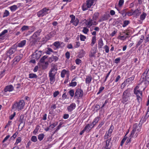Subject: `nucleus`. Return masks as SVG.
<instances>
[{
  "mask_svg": "<svg viewBox=\"0 0 149 149\" xmlns=\"http://www.w3.org/2000/svg\"><path fill=\"white\" fill-rule=\"evenodd\" d=\"M70 17L71 18L70 23L74 26H77L79 22V19L77 18H76L73 15H70Z\"/></svg>",
  "mask_w": 149,
  "mask_h": 149,
  "instance_id": "nucleus-7",
  "label": "nucleus"
},
{
  "mask_svg": "<svg viewBox=\"0 0 149 149\" xmlns=\"http://www.w3.org/2000/svg\"><path fill=\"white\" fill-rule=\"evenodd\" d=\"M42 30L41 29H39L37 31L35 32L33 34V35L37 37L38 36L40 35V33L41 32Z\"/></svg>",
  "mask_w": 149,
  "mask_h": 149,
  "instance_id": "nucleus-39",
  "label": "nucleus"
},
{
  "mask_svg": "<svg viewBox=\"0 0 149 149\" xmlns=\"http://www.w3.org/2000/svg\"><path fill=\"white\" fill-rule=\"evenodd\" d=\"M53 45L55 46L56 49H58L60 47L61 45L60 42L56 41L53 43Z\"/></svg>",
  "mask_w": 149,
  "mask_h": 149,
  "instance_id": "nucleus-30",
  "label": "nucleus"
},
{
  "mask_svg": "<svg viewBox=\"0 0 149 149\" xmlns=\"http://www.w3.org/2000/svg\"><path fill=\"white\" fill-rule=\"evenodd\" d=\"M76 104L74 103H72L67 107V110L69 112H71L76 107Z\"/></svg>",
  "mask_w": 149,
  "mask_h": 149,
  "instance_id": "nucleus-17",
  "label": "nucleus"
},
{
  "mask_svg": "<svg viewBox=\"0 0 149 149\" xmlns=\"http://www.w3.org/2000/svg\"><path fill=\"white\" fill-rule=\"evenodd\" d=\"M93 20L91 19L86 24L88 27V28L90 27L93 24Z\"/></svg>",
  "mask_w": 149,
  "mask_h": 149,
  "instance_id": "nucleus-36",
  "label": "nucleus"
},
{
  "mask_svg": "<svg viewBox=\"0 0 149 149\" xmlns=\"http://www.w3.org/2000/svg\"><path fill=\"white\" fill-rule=\"evenodd\" d=\"M110 17V15L109 14H104L102 16L101 18L100 19L99 22H100L104 21L107 20Z\"/></svg>",
  "mask_w": 149,
  "mask_h": 149,
  "instance_id": "nucleus-16",
  "label": "nucleus"
},
{
  "mask_svg": "<svg viewBox=\"0 0 149 149\" xmlns=\"http://www.w3.org/2000/svg\"><path fill=\"white\" fill-rule=\"evenodd\" d=\"M85 54V51L83 49L81 50L80 52V54L79 55L80 58H81L84 56Z\"/></svg>",
  "mask_w": 149,
  "mask_h": 149,
  "instance_id": "nucleus-33",
  "label": "nucleus"
},
{
  "mask_svg": "<svg viewBox=\"0 0 149 149\" xmlns=\"http://www.w3.org/2000/svg\"><path fill=\"white\" fill-rule=\"evenodd\" d=\"M144 40L145 43L149 41V34L144 39Z\"/></svg>",
  "mask_w": 149,
  "mask_h": 149,
  "instance_id": "nucleus-64",
  "label": "nucleus"
},
{
  "mask_svg": "<svg viewBox=\"0 0 149 149\" xmlns=\"http://www.w3.org/2000/svg\"><path fill=\"white\" fill-rule=\"evenodd\" d=\"M17 47L15 45L13 46L10 49L6 52V54L8 56H9L13 54L17 50Z\"/></svg>",
  "mask_w": 149,
  "mask_h": 149,
  "instance_id": "nucleus-8",
  "label": "nucleus"
},
{
  "mask_svg": "<svg viewBox=\"0 0 149 149\" xmlns=\"http://www.w3.org/2000/svg\"><path fill=\"white\" fill-rule=\"evenodd\" d=\"M18 7L17 5H14L10 7V8L12 12L15 11L17 8Z\"/></svg>",
  "mask_w": 149,
  "mask_h": 149,
  "instance_id": "nucleus-31",
  "label": "nucleus"
},
{
  "mask_svg": "<svg viewBox=\"0 0 149 149\" xmlns=\"http://www.w3.org/2000/svg\"><path fill=\"white\" fill-rule=\"evenodd\" d=\"M81 60L78 58L77 59L75 60V62L77 64L79 65L81 63Z\"/></svg>",
  "mask_w": 149,
  "mask_h": 149,
  "instance_id": "nucleus-63",
  "label": "nucleus"
},
{
  "mask_svg": "<svg viewBox=\"0 0 149 149\" xmlns=\"http://www.w3.org/2000/svg\"><path fill=\"white\" fill-rule=\"evenodd\" d=\"M144 36H141L140 39V40L137 42L136 45V47H138L139 46L141 45L143 42V40L144 38Z\"/></svg>",
  "mask_w": 149,
  "mask_h": 149,
  "instance_id": "nucleus-24",
  "label": "nucleus"
},
{
  "mask_svg": "<svg viewBox=\"0 0 149 149\" xmlns=\"http://www.w3.org/2000/svg\"><path fill=\"white\" fill-rule=\"evenodd\" d=\"M111 138L109 139L104 142V145L103 147V149H111L112 143H110Z\"/></svg>",
  "mask_w": 149,
  "mask_h": 149,
  "instance_id": "nucleus-5",
  "label": "nucleus"
},
{
  "mask_svg": "<svg viewBox=\"0 0 149 149\" xmlns=\"http://www.w3.org/2000/svg\"><path fill=\"white\" fill-rule=\"evenodd\" d=\"M97 52V48L93 47L92 48L91 51L90 56L91 57H93L95 56V54Z\"/></svg>",
  "mask_w": 149,
  "mask_h": 149,
  "instance_id": "nucleus-20",
  "label": "nucleus"
},
{
  "mask_svg": "<svg viewBox=\"0 0 149 149\" xmlns=\"http://www.w3.org/2000/svg\"><path fill=\"white\" fill-rule=\"evenodd\" d=\"M100 117L99 116H97L94 118L92 123L91 124V125L92 126V128H93L94 127V126L96 124L98 123V121L100 120Z\"/></svg>",
  "mask_w": 149,
  "mask_h": 149,
  "instance_id": "nucleus-14",
  "label": "nucleus"
},
{
  "mask_svg": "<svg viewBox=\"0 0 149 149\" xmlns=\"http://www.w3.org/2000/svg\"><path fill=\"white\" fill-rule=\"evenodd\" d=\"M86 38V37L85 36L82 35H80V39L82 41H85Z\"/></svg>",
  "mask_w": 149,
  "mask_h": 149,
  "instance_id": "nucleus-61",
  "label": "nucleus"
},
{
  "mask_svg": "<svg viewBox=\"0 0 149 149\" xmlns=\"http://www.w3.org/2000/svg\"><path fill=\"white\" fill-rule=\"evenodd\" d=\"M83 91L81 89L78 88L76 90L74 97L77 99L81 98L83 95Z\"/></svg>",
  "mask_w": 149,
  "mask_h": 149,
  "instance_id": "nucleus-6",
  "label": "nucleus"
},
{
  "mask_svg": "<svg viewBox=\"0 0 149 149\" xmlns=\"http://www.w3.org/2000/svg\"><path fill=\"white\" fill-rule=\"evenodd\" d=\"M37 38L36 36L33 35L30 38L29 41H30V44L31 45H34L37 41Z\"/></svg>",
  "mask_w": 149,
  "mask_h": 149,
  "instance_id": "nucleus-13",
  "label": "nucleus"
},
{
  "mask_svg": "<svg viewBox=\"0 0 149 149\" xmlns=\"http://www.w3.org/2000/svg\"><path fill=\"white\" fill-rule=\"evenodd\" d=\"M111 136V134L107 132L104 136V139H107Z\"/></svg>",
  "mask_w": 149,
  "mask_h": 149,
  "instance_id": "nucleus-60",
  "label": "nucleus"
},
{
  "mask_svg": "<svg viewBox=\"0 0 149 149\" xmlns=\"http://www.w3.org/2000/svg\"><path fill=\"white\" fill-rule=\"evenodd\" d=\"M24 105L25 102L23 100H21L19 102H16L12 106V110L14 111L17 110L19 111L23 109Z\"/></svg>",
  "mask_w": 149,
  "mask_h": 149,
  "instance_id": "nucleus-2",
  "label": "nucleus"
},
{
  "mask_svg": "<svg viewBox=\"0 0 149 149\" xmlns=\"http://www.w3.org/2000/svg\"><path fill=\"white\" fill-rule=\"evenodd\" d=\"M127 38V36H119L118 37V39H120L121 40H125Z\"/></svg>",
  "mask_w": 149,
  "mask_h": 149,
  "instance_id": "nucleus-46",
  "label": "nucleus"
},
{
  "mask_svg": "<svg viewBox=\"0 0 149 149\" xmlns=\"http://www.w3.org/2000/svg\"><path fill=\"white\" fill-rule=\"evenodd\" d=\"M31 140L32 141L34 142L37 141V139L36 136H32L31 138Z\"/></svg>",
  "mask_w": 149,
  "mask_h": 149,
  "instance_id": "nucleus-55",
  "label": "nucleus"
},
{
  "mask_svg": "<svg viewBox=\"0 0 149 149\" xmlns=\"http://www.w3.org/2000/svg\"><path fill=\"white\" fill-rule=\"evenodd\" d=\"M96 39L95 36H93L92 38V42L91 44V46H93L96 41Z\"/></svg>",
  "mask_w": 149,
  "mask_h": 149,
  "instance_id": "nucleus-34",
  "label": "nucleus"
},
{
  "mask_svg": "<svg viewBox=\"0 0 149 149\" xmlns=\"http://www.w3.org/2000/svg\"><path fill=\"white\" fill-rule=\"evenodd\" d=\"M129 23V22L127 20H125L123 24V27H125Z\"/></svg>",
  "mask_w": 149,
  "mask_h": 149,
  "instance_id": "nucleus-58",
  "label": "nucleus"
},
{
  "mask_svg": "<svg viewBox=\"0 0 149 149\" xmlns=\"http://www.w3.org/2000/svg\"><path fill=\"white\" fill-rule=\"evenodd\" d=\"M82 8L83 11H85L88 10V8H89L88 7V5L86 3H84L82 6Z\"/></svg>",
  "mask_w": 149,
  "mask_h": 149,
  "instance_id": "nucleus-32",
  "label": "nucleus"
},
{
  "mask_svg": "<svg viewBox=\"0 0 149 149\" xmlns=\"http://www.w3.org/2000/svg\"><path fill=\"white\" fill-rule=\"evenodd\" d=\"M52 68H51V69L50 71L53 72H54V70H57V68L56 65L52 63Z\"/></svg>",
  "mask_w": 149,
  "mask_h": 149,
  "instance_id": "nucleus-29",
  "label": "nucleus"
},
{
  "mask_svg": "<svg viewBox=\"0 0 149 149\" xmlns=\"http://www.w3.org/2000/svg\"><path fill=\"white\" fill-rule=\"evenodd\" d=\"M147 15L146 13L143 12L142 13V14L140 16V19L142 20H143L145 18Z\"/></svg>",
  "mask_w": 149,
  "mask_h": 149,
  "instance_id": "nucleus-40",
  "label": "nucleus"
},
{
  "mask_svg": "<svg viewBox=\"0 0 149 149\" xmlns=\"http://www.w3.org/2000/svg\"><path fill=\"white\" fill-rule=\"evenodd\" d=\"M94 2V0H88L86 2V3L88 5V7L90 8L93 5Z\"/></svg>",
  "mask_w": 149,
  "mask_h": 149,
  "instance_id": "nucleus-23",
  "label": "nucleus"
},
{
  "mask_svg": "<svg viewBox=\"0 0 149 149\" xmlns=\"http://www.w3.org/2000/svg\"><path fill=\"white\" fill-rule=\"evenodd\" d=\"M104 121H102L100 122L99 125L96 128V130H99L101 127L104 124Z\"/></svg>",
  "mask_w": 149,
  "mask_h": 149,
  "instance_id": "nucleus-42",
  "label": "nucleus"
},
{
  "mask_svg": "<svg viewBox=\"0 0 149 149\" xmlns=\"http://www.w3.org/2000/svg\"><path fill=\"white\" fill-rule=\"evenodd\" d=\"M92 77L91 76H87L85 80V82L86 84H89L91 81Z\"/></svg>",
  "mask_w": 149,
  "mask_h": 149,
  "instance_id": "nucleus-25",
  "label": "nucleus"
},
{
  "mask_svg": "<svg viewBox=\"0 0 149 149\" xmlns=\"http://www.w3.org/2000/svg\"><path fill=\"white\" fill-rule=\"evenodd\" d=\"M29 29V27L27 26H24L21 28V30L22 31H27Z\"/></svg>",
  "mask_w": 149,
  "mask_h": 149,
  "instance_id": "nucleus-35",
  "label": "nucleus"
},
{
  "mask_svg": "<svg viewBox=\"0 0 149 149\" xmlns=\"http://www.w3.org/2000/svg\"><path fill=\"white\" fill-rule=\"evenodd\" d=\"M137 123H135L133 125V130L131 132L130 137H136L137 136L138 133L136 132V128Z\"/></svg>",
  "mask_w": 149,
  "mask_h": 149,
  "instance_id": "nucleus-9",
  "label": "nucleus"
},
{
  "mask_svg": "<svg viewBox=\"0 0 149 149\" xmlns=\"http://www.w3.org/2000/svg\"><path fill=\"white\" fill-rule=\"evenodd\" d=\"M89 31V29L86 27H84L82 32L85 34H87Z\"/></svg>",
  "mask_w": 149,
  "mask_h": 149,
  "instance_id": "nucleus-54",
  "label": "nucleus"
},
{
  "mask_svg": "<svg viewBox=\"0 0 149 149\" xmlns=\"http://www.w3.org/2000/svg\"><path fill=\"white\" fill-rule=\"evenodd\" d=\"M22 140L21 138L20 137H18L16 139V142L14 144V145H17L18 144L20 143Z\"/></svg>",
  "mask_w": 149,
  "mask_h": 149,
  "instance_id": "nucleus-48",
  "label": "nucleus"
},
{
  "mask_svg": "<svg viewBox=\"0 0 149 149\" xmlns=\"http://www.w3.org/2000/svg\"><path fill=\"white\" fill-rule=\"evenodd\" d=\"M18 134V133L17 132H16L13 136L11 137L10 139L12 140L14 139L16 137Z\"/></svg>",
  "mask_w": 149,
  "mask_h": 149,
  "instance_id": "nucleus-59",
  "label": "nucleus"
},
{
  "mask_svg": "<svg viewBox=\"0 0 149 149\" xmlns=\"http://www.w3.org/2000/svg\"><path fill=\"white\" fill-rule=\"evenodd\" d=\"M50 12V10L48 8H44L37 13V15L39 17H42L46 15Z\"/></svg>",
  "mask_w": 149,
  "mask_h": 149,
  "instance_id": "nucleus-3",
  "label": "nucleus"
},
{
  "mask_svg": "<svg viewBox=\"0 0 149 149\" xmlns=\"http://www.w3.org/2000/svg\"><path fill=\"white\" fill-rule=\"evenodd\" d=\"M138 85L136 87V88L138 89L141 85H143L144 87L143 90H144L146 87L149 84V69L147 71H145L143 74V76L141 77L139 81Z\"/></svg>",
  "mask_w": 149,
  "mask_h": 149,
  "instance_id": "nucleus-1",
  "label": "nucleus"
},
{
  "mask_svg": "<svg viewBox=\"0 0 149 149\" xmlns=\"http://www.w3.org/2000/svg\"><path fill=\"white\" fill-rule=\"evenodd\" d=\"M41 54V52L40 51H37L32 55V58H35L37 60L40 58Z\"/></svg>",
  "mask_w": 149,
  "mask_h": 149,
  "instance_id": "nucleus-11",
  "label": "nucleus"
},
{
  "mask_svg": "<svg viewBox=\"0 0 149 149\" xmlns=\"http://www.w3.org/2000/svg\"><path fill=\"white\" fill-rule=\"evenodd\" d=\"M29 77L30 78H36L37 77V76L35 74L31 73L29 75Z\"/></svg>",
  "mask_w": 149,
  "mask_h": 149,
  "instance_id": "nucleus-43",
  "label": "nucleus"
},
{
  "mask_svg": "<svg viewBox=\"0 0 149 149\" xmlns=\"http://www.w3.org/2000/svg\"><path fill=\"white\" fill-rule=\"evenodd\" d=\"M58 123L56 122L50 125L49 126V127H50V129H52L54 128V127H55L56 125H57Z\"/></svg>",
  "mask_w": 149,
  "mask_h": 149,
  "instance_id": "nucleus-53",
  "label": "nucleus"
},
{
  "mask_svg": "<svg viewBox=\"0 0 149 149\" xmlns=\"http://www.w3.org/2000/svg\"><path fill=\"white\" fill-rule=\"evenodd\" d=\"M69 93L72 97H73L74 95V90L71 89L69 92Z\"/></svg>",
  "mask_w": 149,
  "mask_h": 149,
  "instance_id": "nucleus-51",
  "label": "nucleus"
},
{
  "mask_svg": "<svg viewBox=\"0 0 149 149\" xmlns=\"http://www.w3.org/2000/svg\"><path fill=\"white\" fill-rule=\"evenodd\" d=\"M14 90V87L12 85H10L7 86L4 89V91L5 92H11Z\"/></svg>",
  "mask_w": 149,
  "mask_h": 149,
  "instance_id": "nucleus-15",
  "label": "nucleus"
},
{
  "mask_svg": "<svg viewBox=\"0 0 149 149\" xmlns=\"http://www.w3.org/2000/svg\"><path fill=\"white\" fill-rule=\"evenodd\" d=\"M147 118H146V116L144 117H143L141 118L140 121V122L141 123H143L146 121V120Z\"/></svg>",
  "mask_w": 149,
  "mask_h": 149,
  "instance_id": "nucleus-56",
  "label": "nucleus"
},
{
  "mask_svg": "<svg viewBox=\"0 0 149 149\" xmlns=\"http://www.w3.org/2000/svg\"><path fill=\"white\" fill-rule=\"evenodd\" d=\"M8 31L7 30L5 29L0 34V40H2L4 38L6 35V34L7 33Z\"/></svg>",
  "mask_w": 149,
  "mask_h": 149,
  "instance_id": "nucleus-19",
  "label": "nucleus"
},
{
  "mask_svg": "<svg viewBox=\"0 0 149 149\" xmlns=\"http://www.w3.org/2000/svg\"><path fill=\"white\" fill-rule=\"evenodd\" d=\"M49 76V77L50 83L51 84H53L55 81V74L53 72L50 71Z\"/></svg>",
  "mask_w": 149,
  "mask_h": 149,
  "instance_id": "nucleus-10",
  "label": "nucleus"
},
{
  "mask_svg": "<svg viewBox=\"0 0 149 149\" xmlns=\"http://www.w3.org/2000/svg\"><path fill=\"white\" fill-rule=\"evenodd\" d=\"M77 84V82L71 81V82L69 84V86H70L74 87Z\"/></svg>",
  "mask_w": 149,
  "mask_h": 149,
  "instance_id": "nucleus-49",
  "label": "nucleus"
},
{
  "mask_svg": "<svg viewBox=\"0 0 149 149\" xmlns=\"http://www.w3.org/2000/svg\"><path fill=\"white\" fill-rule=\"evenodd\" d=\"M131 96L130 91L127 89L123 93L122 97V102L125 103L127 102L129 99V97Z\"/></svg>",
  "mask_w": 149,
  "mask_h": 149,
  "instance_id": "nucleus-4",
  "label": "nucleus"
},
{
  "mask_svg": "<svg viewBox=\"0 0 149 149\" xmlns=\"http://www.w3.org/2000/svg\"><path fill=\"white\" fill-rule=\"evenodd\" d=\"M58 59V57L52 55L49 58V61L50 62H52L53 61L56 62Z\"/></svg>",
  "mask_w": 149,
  "mask_h": 149,
  "instance_id": "nucleus-21",
  "label": "nucleus"
},
{
  "mask_svg": "<svg viewBox=\"0 0 149 149\" xmlns=\"http://www.w3.org/2000/svg\"><path fill=\"white\" fill-rule=\"evenodd\" d=\"M92 126H91V125H90L89 124L87 125L84 128V130L85 131H86L87 132H89L92 128L91 127Z\"/></svg>",
  "mask_w": 149,
  "mask_h": 149,
  "instance_id": "nucleus-26",
  "label": "nucleus"
},
{
  "mask_svg": "<svg viewBox=\"0 0 149 149\" xmlns=\"http://www.w3.org/2000/svg\"><path fill=\"white\" fill-rule=\"evenodd\" d=\"M47 56H44L42 57L40 60V62L41 63H43L45 62V60L47 58Z\"/></svg>",
  "mask_w": 149,
  "mask_h": 149,
  "instance_id": "nucleus-45",
  "label": "nucleus"
},
{
  "mask_svg": "<svg viewBox=\"0 0 149 149\" xmlns=\"http://www.w3.org/2000/svg\"><path fill=\"white\" fill-rule=\"evenodd\" d=\"M99 16V13L97 12L95 13L94 14L92 18L93 20H96L98 18Z\"/></svg>",
  "mask_w": 149,
  "mask_h": 149,
  "instance_id": "nucleus-27",
  "label": "nucleus"
},
{
  "mask_svg": "<svg viewBox=\"0 0 149 149\" xmlns=\"http://www.w3.org/2000/svg\"><path fill=\"white\" fill-rule=\"evenodd\" d=\"M134 93L136 95V96L137 95H142V93L141 91L138 90H136L134 89Z\"/></svg>",
  "mask_w": 149,
  "mask_h": 149,
  "instance_id": "nucleus-28",
  "label": "nucleus"
},
{
  "mask_svg": "<svg viewBox=\"0 0 149 149\" xmlns=\"http://www.w3.org/2000/svg\"><path fill=\"white\" fill-rule=\"evenodd\" d=\"M98 47L99 48H101L104 45V43L102 39L100 38L98 42Z\"/></svg>",
  "mask_w": 149,
  "mask_h": 149,
  "instance_id": "nucleus-22",
  "label": "nucleus"
},
{
  "mask_svg": "<svg viewBox=\"0 0 149 149\" xmlns=\"http://www.w3.org/2000/svg\"><path fill=\"white\" fill-rule=\"evenodd\" d=\"M9 11L7 10H6L3 13V17H6L8 16L9 15Z\"/></svg>",
  "mask_w": 149,
  "mask_h": 149,
  "instance_id": "nucleus-50",
  "label": "nucleus"
},
{
  "mask_svg": "<svg viewBox=\"0 0 149 149\" xmlns=\"http://www.w3.org/2000/svg\"><path fill=\"white\" fill-rule=\"evenodd\" d=\"M22 54L20 55L19 56H16L14 58V60L15 61L18 62L22 58Z\"/></svg>",
  "mask_w": 149,
  "mask_h": 149,
  "instance_id": "nucleus-41",
  "label": "nucleus"
},
{
  "mask_svg": "<svg viewBox=\"0 0 149 149\" xmlns=\"http://www.w3.org/2000/svg\"><path fill=\"white\" fill-rule=\"evenodd\" d=\"M113 126L112 125L111 126L107 133L111 135V133L113 131Z\"/></svg>",
  "mask_w": 149,
  "mask_h": 149,
  "instance_id": "nucleus-52",
  "label": "nucleus"
},
{
  "mask_svg": "<svg viewBox=\"0 0 149 149\" xmlns=\"http://www.w3.org/2000/svg\"><path fill=\"white\" fill-rule=\"evenodd\" d=\"M53 52V50L51 48L48 47L47 48V50L46 51V53L47 54H50L51 52Z\"/></svg>",
  "mask_w": 149,
  "mask_h": 149,
  "instance_id": "nucleus-38",
  "label": "nucleus"
},
{
  "mask_svg": "<svg viewBox=\"0 0 149 149\" xmlns=\"http://www.w3.org/2000/svg\"><path fill=\"white\" fill-rule=\"evenodd\" d=\"M45 135L41 133L39 134L38 136V139L40 141H42Z\"/></svg>",
  "mask_w": 149,
  "mask_h": 149,
  "instance_id": "nucleus-37",
  "label": "nucleus"
},
{
  "mask_svg": "<svg viewBox=\"0 0 149 149\" xmlns=\"http://www.w3.org/2000/svg\"><path fill=\"white\" fill-rule=\"evenodd\" d=\"M134 76L133 75L132 77L127 79L126 81L123 83L122 84V86H125V84H130L134 80Z\"/></svg>",
  "mask_w": 149,
  "mask_h": 149,
  "instance_id": "nucleus-12",
  "label": "nucleus"
},
{
  "mask_svg": "<svg viewBox=\"0 0 149 149\" xmlns=\"http://www.w3.org/2000/svg\"><path fill=\"white\" fill-rule=\"evenodd\" d=\"M67 72V71L65 70H62L61 73V76L63 78L65 77V74Z\"/></svg>",
  "mask_w": 149,
  "mask_h": 149,
  "instance_id": "nucleus-44",
  "label": "nucleus"
},
{
  "mask_svg": "<svg viewBox=\"0 0 149 149\" xmlns=\"http://www.w3.org/2000/svg\"><path fill=\"white\" fill-rule=\"evenodd\" d=\"M126 15H127L128 16H130L133 15V10H131L129 12L126 13L125 14V16H126Z\"/></svg>",
  "mask_w": 149,
  "mask_h": 149,
  "instance_id": "nucleus-47",
  "label": "nucleus"
},
{
  "mask_svg": "<svg viewBox=\"0 0 149 149\" xmlns=\"http://www.w3.org/2000/svg\"><path fill=\"white\" fill-rule=\"evenodd\" d=\"M104 49L106 53H108L109 52V48L108 46L105 45L104 47Z\"/></svg>",
  "mask_w": 149,
  "mask_h": 149,
  "instance_id": "nucleus-57",
  "label": "nucleus"
},
{
  "mask_svg": "<svg viewBox=\"0 0 149 149\" xmlns=\"http://www.w3.org/2000/svg\"><path fill=\"white\" fill-rule=\"evenodd\" d=\"M133 15H139V10L138 9L133 10Z\"/></svg>",
  "mask_w": 149,
  "mask_h": 149,
  "instance_id": "nucleus-62",
  "label": "nucleus"
},
{
  "mask_svg": "<svg viewBox=\"0 0 149 149\" xmlns=\"http://www.w3.org/2000/svg\"><path fill=\"white\" fill-rule=\"evenodd\" d=\"M26 43V41L25 40H24L21 41L19 42L18 43V44L15 45L16 47H22L25 46Z\"/></svg>",
  "mask_w": 149,
  "mask_h": 149,
  "instance_id": "nucleus-18",
  "label": "nucleus"
}]
</instances>
